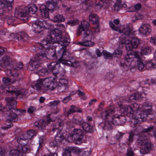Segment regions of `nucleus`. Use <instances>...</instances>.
Listing matches in <instances>:
<instances>
[{"mask_svg":"<svg viewBox=\"0 0 156 156\" xmlns=\"http://www.w3.org/2000/svg\"><path fill=\"white\" fill-rule=\"evenodd\" d=\"M65 29L64 25L61 24L58 25V29L50 30L48 34L41 43L40 47L41 49V52L29 62L28 68L30 70H34L39 67L42 62V58H46L47 55L53 57L55 56L54 55H55L56 57L59 58L60 62L63 64L74 67L77 66L76 64L79 63L76 61H73V60L70 61L64 59L66 58L65 54L66 52L63 49L60 50L58 53L55 54V49L51 48V45L54 43H60L61 45L63 46L65 45L64 44L65 42L69 41V39H66V40L64 37H62L61 33Z\"/></svg>","mask_w":156,"mask_h":156,"instance_id":"obj_1","label":"nucleus"},{"mask_svg":"<svg viewBox=\"0 0 156 156\" xmlns=\"http://www.w3.org/2000/svg\"><path fill=\"white\" fill-rule=\"evenodd\" d=\"M123 28V34L119 38V43L122 44L126 45V48L128 51L127 53L125 56L126 61L127 62V66H129L131 64L133 66L134 62L133 60L134 56L137 58L140 57L139 53L137 51H132L133 48H136L140 44V40L136 37H134L131 32L129 27L127 25L125 27H122Z\"/></svg>","mask_w":156,"mask_h":156,"instance_id":"obj_2","label":"nucleus"},{"mask_svg":"<svg viewBox=\"0 0 156 156\" xmlns=\"http://www.w3.org/2000/svg\"><path fill=\"white\" fill-rule=\"evenodd\" d=\"M89 18L90 21L92 23H97L96 26L92 29H94L95 31L88 30L89 24L87 21L84 20L81 22L80 24L78 27L76 34L77 35L81 34L84 40L83 42H79L78 43L79 44L85 46L92 47L94 44L92 40L95 38V33L99 31V26L98 23V17L96 14L91 13L90 14Z\"/></svg>","mask_w":156,"mask_h":156,"instance_id":"obj_3","label":"nucleus"},{"mask_svg":"<svg viewBox=\"0 0 156 156\" xmlns=\"http://www.w3.org/2000/svg\"><path fill=\"white\" fill-rule=\"evenodd\" d=\"M68 81L64 78L60 79L58 82L52 77L37 80L35 87L39 91L44 92L47 90H52L56 87L59 92L65 91L68 88Z\"/></svg>","mask_w":156,"mask_h":156,"instance_id":"obj_4","label":"nucleus"},{"mask_svg":"<svg viewBox=\"0 0 156 156\" xmlns=\"http://www.w3.org/2000/svg\"><path fill=\"white\" fill-rule=\"evenodd\" d=\"M138 133L137 132H136V130L130 132L129 135L126 141V143L129 145H130L133 141L134 136L136 135H139V136L137 138L136 144L133 146L134 149H137L141 146H144V147L141 149V151H143L144 154H147L150 151L154 150V147L153 144L150 142H147L146 140L147 138L145 137H143V136H141L140 135H141L142 133L137 135V133Z\"/></svg>","mask_w":156,"mask_h":156,"instance_id":"obj_5","label":"nucleus"},{"mask_svg":"<svg viewBox=\"0 0 156 156\" xmlns=\"http://www.w3.org/2000/svg\"><path fill=\"white\" fill-rule=\"evenodd\" d=\"M37 8L35 5L31 4L28 7L21 6L16 9L15 15L21 20L27 21L30 18V13L34 14L37 12Z\"/></svg>","mask_w":156,"mask_h":156,"instance_id":"obj_6","label":"nucleus"},{"mask_svg":"<svg viewBox=\"0 0 156 156\" xmlns=\"http://www.w3.org/2000/svg\"><path fill=\"white\" fill-rule=\"evenodd\" d=\"M114 113L113 110H106L102 112L101 115L102 118L105 120V123H101V126L102 128L105 129L106 127L108 128L110 126L111 123L117 125L119 124V116L118 114H115L112 115Z\"/></svg>","mask_w":156,"mask_h":156,"instance_id":"obj_7","label":"nucleus"},{"mask_svg":"<svg viewBox=\"0 0 156 156\" xmlns=\"http://www.w3.org/2000/svg\"><path fill=\"white\" fill-rule=\"evenodd\" d=\"M130 106L132 113V116L131 117H132L131 121L132 122H134V125L137 124L139 121L145 120L151 111V109H148V112H147L146 114H144V112L143 111L140 112V106L136 103L132 104Z\"/></svg>","mask_w":156,"mask_h":156,"instance_id":"obj_8","label":"nucleus"},{"mask_svg":"<svg viewBox=\"0 0 156 156\" xmlns=\"http://www.w3.org/2000/svg\"><path fill=\"white\" fill-rule=\"evenodd\" d=\"M75 124L82 126L83 130L87 132H91L92 131V126L85 122L82 118L79 119L73 117L72 120L69 119L66 122V127L68 128L74 127Z\"/></svg>","mask_w":156,"mask_h":156,"instance_id":"obj_9","label":"nucleus"},{"mask_svg":"<svg viewBox=\"0 0 156 156\" xmlns=\"http://www.w3.org/2000/svg\"><path fill=\"white\" fill-rule=\"evenodd\" d=\"M58 2L57 0H51L48 2L46 5H41L40 10L41 15L44 18H48L49 15V11H52L54 9H57L58 8L57 6Z\"/></svg>","mask_w":156,"mask_h":156,"instance_id":"obj_10","label":"nucleus"},{"mask_svg":"<svg viewBox=\"0 0 156 156\" xmlns=\"http://www.w3.org/2000/svg\"><path fill=\"white\" fill-rule=\"evenodd\" d=\"M83 137V132L81 129L74 128L68 134L67 139L70 142L75 141L77 143H80Z\"/></svg>","mask_w":156,"mask_h":156,"instance_id":"obj_11","label":"nucleus"},{"mask_svg":"<svg viewBox=\"0 0 156 156\" xmlns=\"http://www.w3.org/2000/svg\"><path fill=\"white\" fill-rule=\"evenodd\" d=\"M64 125L63 120L60 119H58L57 123L53 124L52 130L54 132L56 131L57 133V135L55 137V140L58 143L61 142L65 137L67 138V137H65L62 133V128Z\"/></svg>","mask_w":156,"mask_h":156,"instance_id":"obj_12","label":"nucleus"},{"mask_svg":"<svg viewBox=\"0 0 156 156\" xmlns=\"http://www.w3.org/2000/svg\"><path fill=\"white\" fill-rule=\"evenodd\" d=\"M19 144L16 149L11 150L9 152V156H22V153H27L29 149L27 145L21 144L19 139L17 140Z\"/></svg>","mask_w":156,"mask_h":156,"instance_id":"obj_13","label":"nucleus"},{"mask_svg":"<svg viewBox=\"0 0 156 156\" xmlns=\"http://www.w3.org/2000/svg\"><path fill=\"white\" fill-rule=\"evenodd\" d=\"M8 105L9 110H8L5 115L6 120L7 122H12L17 120V115L15 113L14 111L12 108L11 98H7L6 99Z\"/></svg>","mask_w":156,"mask_h":156,"instance_id":"obj_14","label":"nucleus"},{"mask_svg":"<svg viewBox=\"0 0 156 156\" xmlns=\"http://www.w3.org/2000/svg\"><path fill=\"white\" fill-rule=\"evenodd\" d=\"M140 55L139 58H137L134 56L133 58V60L134 62V65H132L131 64L130 66H127L126 65L127 62L126 61V59L125 60L122 59L121 61V63L122 66L125 69H128L130 67H134L135 66V62L137 61V67L138 69L140 70H144L145 69V62L144 61L140 59Z\"/></svg>","mask_w":156,"mask_h":156,"instance_id":"obj_15","label":"nucleus"},{"mask_svg":"<svg viewBox=\"0 0 156 156\" xmlns=\"http://www.w3.org/2000/svg\"><path fill=\"white\" fill-rule=\"evenodd\" d=\"M31 24L32 30L38 34H41L42 32L45 30L48 25L45 21L38 20H36L33 24Z\"/></svg>","mask_w":156,"mask_h":156,"instance_id":"obj_16","label":"nucleus"},{"mask_svg":"<svg viewBox=\"0 0 156 156\" xmlns=\"http://www.w3.org/2000/svg\"><path fill=\"white\" fill-rule=\"evenodd\" d=\"M58 111L56 109L52 111L51 114H48L47 116V120H40L39 121L38 124V127L43 129L44 128L47 126L48 123L51 121H56L57 119H51L52 117L53 116V114L58 113Z\"/></svg>","mask_w":156,"mask_h":156,"instance_id":"obj_17","label":"nucleus"},{"mask_svg":"<svg viewBox=\"0 0 156 156\" xmlns=\"http://www.w3.org/2000/svg\"><path fill=\"white\" fill-rule=\"evenodd\" d=\"M13 0H2L1 1V12L2 10V13L10 11L13 6Z\"/></svg>","mask_w":156,"mask_h":156,"instance_id":"obj_18","label":"nucleus"},{"mask_svg":"<svg viewBox=\"0 0 156 156\" xmlns=\"http://www.w3.org/2000/svg\"><path fill=\"white\" fill-rule=\"evenodd\" d=\"M12 101L10 103H12V108L15 113L17 115V119H20L21 117L23 116L25 114L26 111L24 110H18L16 109V102L14 98H11Z\"/></svg>","mask_w":156,"mask_h":156,"instance_id":"obj_19","label":"nucleus"},{"mask_svg":"<svg viewBox=\"0 0 156 156\" xmlns=\"http://www.w3.org/2000/svg\"><path fill=\"white\" fill-rule=\"evenodd\" d=\"M139 31L141 34L147 36L151 32V27L148 24H142L139 28Z\"/></svg>","mask_w":156,"mask_h":156,"instance_id":"obj_20","label":"nucleus"},{"mask_svg":"<svg viewBox=\"0 0 156 156\" xmlns=\"http://www.w3.org/2000/svg\"><path fill=\"white\" fill-rule=\"evenodd\" d=\"M71 150L72 152L77 153L81 156H88L91 154L90 151V150L84 148H80L76 147L72 148Z\"/></svg>","mask_w":156,"mask_h":156,"instance_id":"obj_21","label":"nucleus"},{"mask_svg":"<svg viewBox=\"0 0 156 156\" xmlns=\"http://www.w3.org/2000/svg\"><path fill=\"white\" fill-rule=\"evenodd\" d=\"M36 134V132L34 130H31L27 132L22 135L20 139H18L20 140V143L23 144H25L23 142L24 140L30 139L32 137Z\"/></svg>","mask_w":156,"mask_h":156,"instance_id":"obj_22","label":"nucleus"},{"mask_svg":"<svg viewBox=\"0 0 156 156\" xmlns=\"http://www.w3.org/2000/svg\"><path fill=\"white\" fill-rule=\"evenodd\" d=\"M153 131L154 136L156 139V128H154L153 126L147 128V129H143L141 126H139L136 129V132H138L137 134H141L143 133H147L151 131Z\"/></svg>","mask_w":156,"mask_h":156,"instance_id":"obj_23","label":"nucleus"},{"mask_svg":"<svg viewBox=\"0 0 156 156\" xmlns=\"http://www.w3.org/2000/svg\"><path fill=\"white\" fill-rule=\"evenodd\" d=\"M9 90L8 91L12 94L15 93L16 95H20L25 96L27 93V91L25 89H22L20 90H17L14 87H10L9 88Z\"/></svg>","mask_w":156,"mask_h":156,"instance_id":"obj_24","label":"nucleus"},{"mask_svg":"<svg viewBox=\"0 0 156 156\" xmlns=\"http://www.w3.org/2000/svg\"><path fill=\"white\" fill-rule=\"evenodd\" d=\"M147 93L145 92L140 93L139 92L135 93L130 95L129 97V100L131 102H133L142 97H143L145 96Z\"/></svg>","mask_w":156,"mask_h":156,"instance_id":"obj_25","label":"nucleus"},{"mask_svg":"<svg viewBox=\"0 0 156 156\" xmlns=\"http://www.w3.org/2000/svg\"><path fill=\"white\" fill-rule=\"evenodd\" d=\"M23 67V65L21 63H18L17 67L9 71V73L13 77V79L16 80H18V74L16 70H18L21 69Z\"/></svg>","mask_w":156,"mask_h":156,"instance_id":"obj_26","label":"nucleus"},{"mask_svg":"<svg viewBox=\"0 0 156 156\" xmlns=\"http://www.w3.org/2000/svg\"><path fill=\"white\" fill-rule=\"evenodd\" d=\"M108 5V3L105 0H97L94 5V8L98 10L102 7H106Z\"/></svg>","mask_w":156,"mask_h":156,"instance_id":"obj_27","label":"nucleus"},{"mask_svg":"<svg viewBox=\"0 0 156 156\" xmlns=\"http://www.w3.org/2000/svg\"><path fill=\"white\" fill-rule=\"evenodd\" d=\"M156 68V63L154 62V60L145 61V69L152 70Z\"/></svg>","mask_w":156,"mask_h":156,"instance_id":"obj_28","label":"nucleus"},{"mask_svg":"<svg viewBox=\"0 0 156 156\" xmlns=\"http://www.w3.org/2000/svg\"><path fill=\"white\" fill-rule=\"evenodd\" d=\"M82 112V111L81 109L74 106L72 105L71 106L69 110L66 113H65V115L66 116H68L70 114L73 113L75 112Z\"/></svg>","mask_w":156,"mask_h":156,"instance_id":"obj_29","label":"nucleus"},{"mask_svg":"<svg viewBox=\"0 0 156 156\" xmlns=\"http://www.w3.org/2000/svg\"><path fill=\"white\" fill-rule=\"evenodd\" d=\"M16 36L19 41H26L28 39L27 34L24 32H22L17 34Z\"/></svg>","mask_w":156,"mask_h":156,"instance_id":"obj_30","label":"nucleus"},{"mask_svg":"<svg viewBox=\"0 0 156 156\" xmlns=\"http://www.w3.org/2000/svg\"><path fill=\"white\" fill-rule=\"evenodd\" d=\"M121 111L125 115H129L130 117L132 116L131 106H129L127 105H125L122 109Z\"/></svg>","mask_w":156,"mask_h":156,"instance_id":"obj_31","label":"nucleus"},{"mask_svg":"<svg viewBox=\"0 0 156 156\" xmlns=\"http://www.w3.org/2000/svg\"><path fill=\"white\" fill-rule=\"evenodd\" d=\"M109 25L110 27L112 29V30L116 31H119V32L120 33H123V28H122V27H125L126 26H122L119 28V27H115L113 22L112 21H110L109 22Z\"/></svg>","mask_w":156,"mask_h":156,"instance_id":"obj_32","label":"nucleus"},{"mask_svg":"<svg viewBox=\"0 0 156 156\" xmlns=\"http://www.w3.org/2000/svg\"><path fill=\"white\" fill-rule=\"evenodd\" d=\"M152 103L148 101H146L143 104V108H145L144 111H143L144 112V114H146L147 112H148V109H150L151 111L150 113L148 115L151 114V106H152Z\"/></svg>","mask_w":156,"mask_h":156,"instance_id":"obj_33","label":"nucleus"},{"mask_svg":"<svg viewBox=\"0 0 156 156\" xmlns=\"http://www.w3.org/2000/svg\"><path fill=\"white\" fill-rule=\"evenodd\" d=\"M11 60L8 57H5L2 58L1 64L4 66H7L10 64Z\"/></svg>","mask_w":156,"mask_h":156,"instance_id":"obj_34","label":"nucleus"},{"mask_svg":"<svg viewBox=\"0 0 156 156\" xmlns=\"http://www.w3.org/2000/svg\"><path fill=\"white\" fill-rule=\"evenodd\" d=\"M151 49L148 47H144L141 50L140 52L141 55H147L151 53Z\"/></svg>","mask_w":156,"mask_h":156,"instance_id":"obj_35","label":"nucleus"},{"mask_svg":"<svg viewBox=\"0 0 156 156\" xmlns=\"http://www.w3.org/2000/svg\"><path fill=\"white\" fill-rule=\"evenodd\" d=\"M59 66V64L58 63L56 62H52L48 65V68L50 70L53 71L54 70L57 69Z\"/></svg>","mask_w":156,"mask_h":156,"instance_id":"obj_36","label":"nucleus"},{"mask_svg":"<svg viewBox=\"0 0 156 156\" xmlns=\"http://www.w3.org/2000/svg\"><path fill=\"white\" fill-rule=\"evenodd\" d=\"M51 20L54 22H59L64 21L65 18L62 16L58 15L55 16L54 18Z\"/></svg>","mask_w":156,"mask_h":156,"instance_id":"obj_37","label":"nucleus"},{"mask_svg":"<svg viewBox=\"0 0 156 156\" xmlns=\"http://www.w3.org/2000/svg\"><path fill=\"white\" fill-rule=\"evenodd\" d=\"M122 53V51L120 48H118L116 49L113 53V55L114 56L119 57L121 56Z\"/></svg>","mask_w":156,"mask_h":156,"instance_id":"obj_38","label":"nucleus"},{"mask_svg":"<svg viewBox=\"0 0 156 156\" xmlns=\"http://www.w3.org/2000/svg\"><path fill=\"white\" fill-rule=\"evenodd\" d=\"M48 72L46 69H43L40 70L39 72V75L41 76H44L48 75Z\"/></svg>","mask_w":156,"mask_h":156,"instance_id":"obj_39","label":"nucleus"},{"mask_svg":"<svg viewBox=\"0 0 156 156\" xmlns=\"http://www.w3.org/2000/svg\"><path fill=\"white\" fill-rule=\"evenodd\" d=\"M72 147L70 148L68 150H66L64 151L63 153L62 154V156H70L71 152L73 153L71 149Z\"/></svg>","mask_w":156,"mask_h":156,"instance_id":"obj_40","label":"nucleus"},{"mask_svg":"<svg viewBox=\"0 0 156 156\" xmlns=\"http://www.w3.org/2000/svg\"><path fill=\"white\" fill-rule=\"evenodd\" d=\"M144 18V16L138 13L134 15L133 17V20H141Z\"/></svg>","mask_w":156,"mask_h":156,"instance_id":"obj_41","label":"nucleus"},{"mask_svg":"<svg viewBox=\"0 0 156 156\" xmlns=\"http://www.w3.org/2000/svg\"><path fill=\"white\" fill-rule=\"evenodd\" d=\"M121 6V3L120 1L116 2L114 5V9L115 11H118L120 9Z\"/></svg>","mask_w":156,"mask_h":156,"instance_id":"obj_42","label":"nucleus"},{"mask_svg":"<svg viewBox=\"0 0 156 156\" xmlns=\"http://www.w3.org/2000/svg\"><path fill=\"white\" fill-rule=\"evenodd\" d=\"M103 54L105 57L106 58H112V57L113 54H112L106 51H103Z\"/></svg>","mask_w":156,"mask_h":156,"instance_id":"obj_43","label":"nucleus"},{"mask_svg":"<svg viewBox=\"0 0 156 156\" xmlns=\"http://www.w3.org/2000/svg\"><path fill=\"white\" fill-rule=\"evenodd\" d=\"M79 23L78 21L77 20H73L69 21L67 22L68 24L73 26L76 24Z\"/></svg>","mask_w":156,"mask_h":156,"instance_id":"obj_44","label":"nucleus"},{"mask_svg":"<svg viewBox=\"0 0 156 156\" xmlns=\"http://www.w3.org/2000/svg\"><path fill=\"white\" fill-rule=\"evenodd\" d=\"M45 141V138L44 136H41L39 138V146L42 145V144L44 143Z\"/></svg>","mask_w":156,"mask_h":156,"instance_id":"obj_45","label":"nucleus"},{"mask_svg":"<svg viewBox=\"0 0 156 156\" xmlns=\"http://www.w3.org/2000/svg\"><path fill=\"white\" fill-rule=\"evenodd\" d=\"M36 110L35 107L33 106H30L28 108V113H31Z\"/></svg>","mask_w":156,"mask_h":156,"instance_id":"obj_46","label":"nucleus"},{"mask_svg":"<svg viewBox=\"0 0 156 156\" xmlns=\"http://www.w3.org/2000/svg\"><path fill=\"white\" fill-rule=\"evenodd\" d=\"M135 11L139 10L141 8V5L140 4L137 3L134 5Z\"/></svg>","mask_w":156,"mask_h":156,"instance_id":"obj_47","label":"nucleus"},{"mask_svg":"<svg viewBox=\"0 0 156 156\" xmlns=\"http://www.w3.org/2000/svg\"><path fill=\"white\" fill-rule=\"evenodd\" d=\"M78 94L81 97V99L85 100L86 99V97L85 96V94L84 93L80 91H79Z\"/></svg>","mask_w":156,"mask_h":156,"instance_id":"obj_48","label":"nucleus"},{"mask_svg":"<svg viewBox=\"0 0 156 156\" xmlns=\"http://www.w3.org/2000/svg\"><path fill=\"white\" fill-rule=\"evenodd\" d=\"M133 152L131 149L128 148L127 150L126 156H132L133 155Z\"/></svg>","mask_w":156,"mask_h":156,"instance_id":"obj_49","label":"nucleus"},{"mask_svg":"<svg viewBox=\"0 0 156 156\" xmlns=\"http://www.w3.org/2000/svg\"><path fill=\"white\" fill-rule=\"evenodd\" d=\"M71 99L69 96L65 97L63 100V102L64 103H67Z\"/></svg>","mask_w":156,"mask_h":156,"instance_id":"obj_50","label":"nucleus"},{"mask_svg":"<svg viewBox=\"0 0 156 156\" xmlns=\"http://www.w3.org/2000/svg\"><path fill=\"white\" fill-rule=\"evenodd\" d=\"M134 6H132L129 7L128 9V11L129 12H134L135 11Z\"/></svg>","mask_w":156,"mask_h":156,"instance_id":"obj_51","label":"nucleus"},{"mask_svg":"<svg viewBox=\"0 0 156 156\" xmlns=\"http://www.w3.org/2000/svg\"><path fill=\"white\" fill-rule=\"evenodd\" d=\"M59 103V101H54L51 102L50 103L51 105L53 106H55L58 105Z\"/></svg>","mask_w":156,"mask_h":156,"instance_id":"obj_52","label":"nucleus"},{"mask_svg":"<svg viewBox=\"0 0 156 156\" xmlns=\"http://www.w3.org/2000/svg\"><path fill=\"white\" fill-rule=\"evenodd\" d=\"M2 81L4 83H9L11 81V80L8 78H4L2 79Z\"/></svg>","mask_w":156,"mask_h":156,"instance_id":"obj_53","label":"nucleus"},{"mask_svg":"<svg viewBox=\"0 0 156 156\" xmlns=\"http://www.w3.org/2000/svg\"><path fill=\"white\" fill-rule=\"evenodd\" d=\"M150 41L151 43L156 45V37L151 38Z\"/></svg>","mask_w":156,"mask_h":156,"instance_id":"obj_54","label":"nucleus"},{"mask_svg":"<svg viewBox=\"0 0 156 156\" xmlns=\"http://www.w3.org/2000/svg\"><path fill=\"white\" fill-rule=\"evenodd\" d=\"M96 53L98 57H100L102 55V53L98 49H97L96 50Z\"/></svg>","mask_w":156,"mask_h":156,"instance_id":"obj_55","label":"nucleus"},{"mask_svg":"<svg viewBox=\"0 0 156 156\" xmlns=\"http://www.w3.org/2000/svg\"><path fill=\"white\" fill-rule=\"evenodd\" d=\"M103 103L101 102L99 105L98 110L99 111H101L102 110L103 107Z\"/></svg>","mask_w":156,"mask_h":156,"instance_id":"obj_56","label":"nucleus"},{"mask_svg":"<svg viewBox=\"0 0 156 156\" xmlns=\"http://www.w3.org/2000/svg\"><path fill=\"white\" fill-rule=\"evenodd\" d=\"M1 34L2 35H7L9 34V33L7 32L6 30L5 29L3 30L2 32V33L1 32Z\"/></svg>","mask_w":156,"mask_h":156,"instance_id":"obj_57","label":"nucleus"},{"mask_svg":"<svg viewBox=\"0 0 156 156\" xmlns=\"http://www.w3.org/2000/svg\"><path fill=\"white\" fill-rule=\"evenodd\" d=\"M123 135V134L119 132L118 134H116L117 138L118 139L121 138L122 137Z\"/></svg>","mask_w":156,"mask_h":156,"instance_id":"obj_58","label":"nucleus"},{"mask_svg":"<svg viewBox=\"0 0 156 156\" xmlns=\"http://www.w3.org/2000/svg\"><path fill=\"white\" fill-rule=\"evenodd\" d=\"M113 22L115 25H117L119 23V20L118 19H115L114 20Z\"/></svg>","mask_w":156,"mask_h":156,"instance_id":"obj_59","label":"nucleus"},{"mask_svg":"<svg viewBox=\"0 0 156 156\" xmlns=\"http://www.w3.org/2000/svg\"><path fill=\"white\" fill-rule=\"evenodd\" d=\"M45 100V98L43 97H41L39 99V101L40 103H42L44 102Z\"/></svg>","mask_w":156,"mask_h":156,"instance_id":"obj_60","label":"nucleus"},{"mask_svg":"<svg viewBox=\"0 0 156 156\" xmlns=\"http://www.w3.org/2000/svg\"><path fill=\"white\" fill-rule=\"evenodd\" d=\"M6 50V49L5 48L3 47H1V53L4 52Z\"/></svg>","mask_w":156,"mask_h":156,"instance_id":"obj_61","label":"nucleus"},{"mask_svg":"<svg viewBox=\"0 0 156 156\" xmlns=\"http://www.w3.org/2000/svg\"><path fill=\"white\" fill-rule=\"evenodd\" d=\"M12 126V124H11L9 125H8L7 126H5L3 128L4 129H8L10 128Z\"/></svg>","mask_w":156,"mask_h":156,"instance_id":"obj_62","label":"nucleus"},{"mask_svg":"<svg viewBox=\"0 0 156 156\" xmlns=\"http://www.w3.org/2000/svg\"><path fill=\"white\" fill-rule=\"evenodd\" d=\"M97 101L95 99H94L92 100L91 101L89 102V104L90 105H91L93 104V102H96Z\"/></svg>","mask_w":156,"mask_h":156,"instance_id":"obj_63","label":"nucleus"},{"mask_svg":"<svg viewBox=\"0 0 156 156\" xmlns=\"http://www.w3.org/2000/svg\"><path fill=\"white\" fill-rule=\"evenodd\" d=\"M1 156H4L5 155V151H2L1 150Z\"/></svg>","mask_w":156,"mask_h":156,"instance_id":"obj_64","label":"nucleus"}]
</instances>
